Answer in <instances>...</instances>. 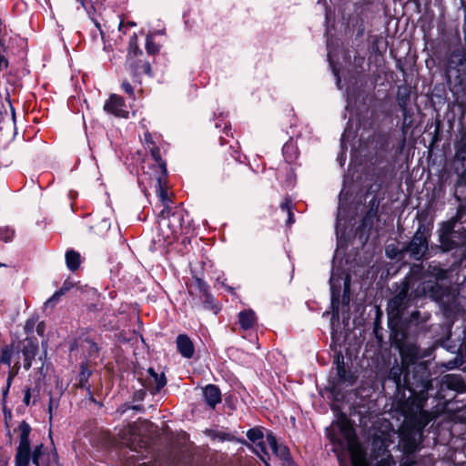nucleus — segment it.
Listing matches in <instances>:
<instances>
[{
  "mask_svg": "<svg viewBox=\"0 0 466 466\" xmlns=\"http://www.w3.org/2000/svg\"><path fill=\"white\" fill-rule=\"evenodd\" d=\"M400 355L401 366L392 367L390 377L398 389L403 386L410 392V396L400 406L404 420L398 431V449L404 457L399 466H416L412 460L413 454L420 449L424 428L434 419L431 412L424 410L432 381L425 363H416L419 355L416 347L401 349ZM391 442L390 432L373 435L371 458L376 466H396L388 449Z\"/></svg>",
  "mask_w": 466,
  "mask_h": 466,
  "instance_id": "nucleus-1",
  "label": "nucleus"
},
{
  "mask_svg": "<svg viewBox=\"0 0 466 466\" xmlns=\"http://www.w3.org/2000/svg\"><path fill=\"white\" fill-rule=\"evenodd\" d=\"M459 266L454 262L444 268L432 261L424 269L421 264L412 265L409 274L397 287L396 294L388 302L389 315L400 318L412 300L425 296L447 309L456 296L451 285H441L438 281L451 280Z\"/></svg>",
  "mask_w": 466,
  "mask_h": 466,
  "instance_id": "nucleus-2",
  "label": "nucleus"
},
{
  "mask_svg": "<svg viewBox=\"0 0 466 466\" xmlns=\"http://www.w3.org/2000/svg\"><path fill=\"white\" fill-rule=\"evenodd\" d=\"M19 444L15 454V466H28L30 461L35 466H58L56 452L49 451L44 445L38 444L31 451V426L23 420L19 426Z\"/></svg>",
  "mask_w": 466,
  "mask_h": 466,
  "instance_id": "nucleus-3",
  "label": "nucleus"
},
{
  "mask_svg": "<svg viewBox=\"0 0 466 466\" xmlns=\"http://www.w3.org/2000/svg\"><path fill=\"white\" fill-rule=\"evenodd\" d=\"M437 234L442 252L466 248V205H460L452 218L441 222Z\"/></svg>",
  "mask_w": 466,
  "mask_h": 466,
  "instance_id": "nucleus-4",
  "label": "nucleus"
},
{
  "mask_svg": "<svg viewBox=\"0 0 466 466\" xmlns=\"http://www.w3.org/2000/svg\"><path fill=\"white\" fill-rule=\"evenodd\" d=\"M430 236V229L420 224L406 248V251L412 258L420 260L425 256L429 249Z\"/></svg>",
  "mask_w": 466,
  "mask_h": 466,
  "instance_id": "nucleus-5",
  "label": "nucleus"
},
{
  "mask_svg": "<svg viewBox=\"0 0 466 466\" xmlns=\"http://www.w3.org/2000/svg\"><path fill=\"white\" fill-rule=\"evenodd\" d=\"M452 71L456 72L457 78L461 77V73L466 72V54L462 50L452 51L449 57L446 69L448 77H451Z\"/></svg>",
  "mask_w": 466,
  "mask_h": 466,
  "instance_id": "nucleus-6",
  "label": "nucleus"
},
{
  "mask_svg": "<svg viewBox=\"0 0 466 466\" xmlns=\"http://www.w3.org/2000/svg\"><path fill=\"white\" fill-rule=\"evenodd\" d=\"M104 110L117 117H127L128 114L126 110L124 99L116 94L111 95L106 101L104 105Z\"/></svg>",
  "mask_w": 466,
  "mask_h": 466,
  "instance_id": "nucleus-7",
  "label": "nucleus"
},
{
  "mask_svg": "<svg viewBox=\"0 0 466 466\" xmlns=\"http://www.w3.org/2000/svg\"><path fill=\"white\" fill-rule=\"evenodd\" d=\"M267 442L272 452L280 459L283 466H293L289 449L284 445H279L272 433L267 435Z\"/></svg>",
  "mask_w": 466,
  "mask_h": 466,
  "instance_id": "nucleus-8",
  "label": "nucleus"
},
{
  "mask_svg": "<svg viewBox=\"0 0 466 466\" xmlns=\"http://www.w3.org/2000/svg\"><path fill=\"white\" fill-rule=\"evenodd\" d=\"M147 378L146 387L152 393L158 392L167 383L164 373H157L154 369L149 368L147 370Z\"/></svg>",
  "mask_w": 466,
  "mask_h": 466,
  "instance_id": "nucleus-9",
  "label": "nucleus"
},
{
  "mask_svg": "<svg viewBox=\"0 0 466 466\" xmlns=\"http://www.w3.org/2000/svg\"><path fill=\"white\" fill-rule=\"evenodd\" d=\"M38 351V344L35 339H26L25 345L22 349V354L24 357V368L28 370L32 366V360L35 359Z\"/></svg>",
  "mask_w": 466,
  "mask_h": 466,
  "instance_id": "nucleus-10",
  "label": "nucleus"
},
{
  "mask_svg": "<svg viewBox=\"0 0 466 466\" xmlns=\"http://www.w3.org/2000/svg\"><path fill=\"white\" fill-rule=\"evenodd\" d=\"M177 351L186 359L193 357L195 348L190 338L186 334H179L176 339Z\"/></svg>",
  "mask_w": 466,
  "mask_h": 466,
  "instance_id": "nucleus-11",
  "label": "nucleus"
},
{
  "mask_svg": "<svg viewBox=\"0 0 466 466\" xmlns=\"http://www.w3.org/2000/svg\"><path fill=\"white\" fill-rule=\"evenodd\" d=\"M144 142L147 145V147L149 149L153 159L158 165L160 170L165 174L166 162L161 157L159 148L155 145L154 141L152 140V135L147 131L144 134Z\"/></svg>",
  "mask_w": 466,
  "mask_h": 466,
  "instance_id": "nucleus-12",
  "label": "nucleus"
},
{
  "mask_svg": "<svg viewBox=\"0 0 466 466\" xmlns=\"http://www.w3.org/2000/svg\"><path fill=\"white\" fill-rule=\"evenodd\" d=\"M441 384L449 390L457 392H463L466 390V384L459 374H447L442 377Z\"/></svg>",
  "mask_w": 466,
  "mask_h": 466,
  "instance_id": "nucleus-13",
  "label": "nucleus"
},
{
  "mask_svg": "<svg viewBox=\"0 0 466 466\" xmlns=\"http://www.w3.org/2000/svg\"><path fill=\"white\" fill-rule=\"evenodd\" d=\"M336 365L339 380L342 383L352 385L356 380V377L352 372L347 371L345 370L344 358L341 354H338L336 359Z\"/></svg>",
  "mask_w": 466,
  "mask_h": 466,
  "instance_id": "nucleus-14",
  "label": "nucleus"
},
{
  "mask_svg": "<svg viewBox=\"0 0 466 466\" xmlns=\"http://www.w3.org/2000/svg\"><path fill=\"white\" fill-rule=\"evenodd\" d=\"M203 395L205 401L211 408H215L221 401V393L216 385H208L203 390Z\"/></svg>",
  "mask_w": 466,
  "mask_h": 466,
  "instance_id": "nucleus-15",
  "label": "nucleus"
},
{
  "mask_svg": "<svg viewBox=\"0 0 466 466\" xmlns=\"http://www.w3.org/2000/svg\"><path fill=\"white\" fill-rule=\"evenodd\" d=\"M257 322V316L254 310L245 309L238 313V323L241 329H251Z\"/></svg>",
  "mask_w": 466,
  "mask_h": 466,
  "instance_id": "nucleus-16",
  "label": "nucleus"
},
{
  "mask_svg": "<svg viewBox=\"0 0 466 466\" xmlns=\"http://www.w3.org/2000/svg\"><path fill=\"white\" fill-rule=\"evenodd\" d=\"M282 153L284 159L287 163L291 164L297 159L299 152L297 146L295 145L292 139L285 143L282 148Z\"/></svg>",
  "mask_w": 466,
  "mask_h": 466,
  "instance_id": "nucleus-17",
  "label": "nucleus"
},
{
  "mask_svg": "<svg viewBox=\"0 0 466 466\" xmlns=\"http://www.w3.org/2000/svg\"><path fill=\"white\" fill-rule=\"evenodd\" d=\"M183 217L184 212L182 210L173 212L171 216L168 217L167 226L171 227L172 234H177L179 230H182Z\"/></svg>",
  "mask_w": 466,
  "mask_h": 466,
  "instance_id": "nucleus-18",
  "label": "nucleus"
},
{
  "mask_svg": "<svg viewBox=\"0 0 466 466\" xmlns=\"http://www.w3.org/2000/svg\"><path fill=\"white\" fill-rule=\"evenodd\" d=\"M335 275L332 273L329 282L331 288V307H332V319H339V290L335 289Z\"/></svg>",
  "mask_w": 466,
  "mask_h": 466,
  "instance_id": "nucleus-19",
  "label": "nucleus"
},
{
  "mask_svg": "<svg viewBox=\"0 0 466 466\" xmlns=\"http://www.w3.org/2000/svg\"><path fill=\"white\" fill-rule=\"evenodd\" d=\"M166 176H167V172L164 175V173L161 171V175L159 177H157V194L158 198H160V200L162 201L163 205L167 207V204H168V202H170V199L167 196V190L162 185V180L165 179Z\"/></svg>",
  "mask_w": 466,
  "mask_h": 466,
  "instance_id": "nucleus-20",
  "label": "nucleus"
},
{
  "mask_svg": "<svg viewBox=\"0 0 466 466\" xmlns=\"http://www.w3.org/2000/svg\"><path fill=\"white\" fill-rule=\"evenodd\" d=\"M66 266L67 268L72 270V271H75L78 268H79V265H80V255L79 253L74 251V250H69L66 253Z\"/></svg>",
  "mask_w": 466,
  "mask_h": 466,
  "instance_id": "nucleus-21",
  "label": "nucleus"
},
{
  "mask_svg": "<svg viewBox=\"0 0 466 466\" xmlns=\"http://www.w3.org/2000/svg\"><path fill=\"white\" fill-rule=\"evenodd\" d=\"M138 54H141V51L139 50L137 46V36L136 34H133L129 37L128 41L127 60H130L134 56H137Z\"/></svg>",
  "mask_w": 466,
  "mask_h": 466,
  "instance_id": "nucleus-22",
  "label": "nucleus"
},
{
  "mask_svg": "<svg viewBox=\"0 0 466 466\" xmlns=\"http://www.w3.org/2000/svg\"><path fill=\"white\" fill-rule=\"evenodd\" d=\"M247 437L252 442H258V445L261 449V451L266 454L264 447L261 445V441L263 439L262 431L258 428H253L248 431Z\"/></svg>",
  "mask_w": 466,
  "mask_h": 466,
  "instance_id": "nucleus-23",
  "label": "nucleus"
},
{
  "mask_svg": "<svg viewBox=\"0 0 466 466\" xmlns=\"http://www.w3.org/2000/svg\"><path fill=\"white\" fill-rule=\"evenodd\" d=\"M196 286L200 293H202L206 297V302L211 303L213 299L212 296L208 292V285L201 279H195Z\"/></svg>",
  "mask_w": 466,
  "mask_h": 466,
  "instance_id": "nucleus-24",
  "label": "nucleus"
},
{
  "mask_svg": "<svg viewBox=\"0 0 466 466\" xmlns=\"http://www.w3.org/2000/svg\"><path fill=\"white\" fill-rule=\"evenodd\" d=\"M12 355H13V351L10 347L6 346V347L2 348L0 362L10 366Z\"/></svg>",
  "mask_w": 466,
  "mask_h": 466,
  "instance_id": "nucleus-25",
  "label": "nucleus"
},
{
  "mask_svg": "<svg viewBox=\"0 0 466 466\" xmlns=\"http://www.w3.org/2000/svg\"><path fill=\"white\" fill-rule=\"evenodd\" d=\"M14 236H15L14 229H12L8 227L0 228V240H2L4 242H10L13 240Z\"/></svg>",
  "mask_w": 466,
  "mask_h": 466,
  "instance_id": "nucleus-26",
  "label": "nucleus"
},
{
  "mask_svg": "<svg viewBox=\"0 0 466 466\" xmlns=\"http://www.w3.org/2000/svg\"><path fill=\"white\" fill-rule=\"evenodd\" d=\"M146 49L148 54H156L158 52V46L154 41V38L151 35H147L146 38Z\"/></svg>",
  "mask_w": 466,
  "mask_h": 466,
  "instance_id": "nucleus-27",
  "label": "nucleus"
},
{
  "mask_svg": "<svg viewBox=\"0 0 466 466\" xmlns=\"http://www.w3.org/2000/svg\"><path fill=\"white\" fill-rule=\"evenodd\" d=\"M62 296L60 295V293L56 290L53 296L51 298H49L46 302H45V307L46 308H53L56 305V303L58 302L59 299L61 298Z\"/></svg>",
  "mask_w": 466,
  "mask_h": 466,
  "instance_id": "nucleus-28",
  "label": "nucleus"
},
{
  "mask_svg": "<svg viewBox=\"0 0 466 466\" xmlns=\"http://www.w3.org/2000/svg\"><path fill=\"white\" fill-rule=\"evenodd\" d=\"M37 319L35 318L28 319L25 325V331L27 334H32Z\"/></svg>",
  "mask_w": 466,
  "mask_h": 466,
  "instance_id": "nucleus-29",
  "label": "nucleus"
},
{
  "mask_svg": "<svg viewBox=\"0 0 466 466\" xmlns=\"http://www.w3.org/2000/svg\"><path fill=\"white\" fill-rule=\"evenodd\" d=\"M345 137H346V131L342 134L341 136V148H342V152L340 153L339 157V164L340 166H343L344 164V161L346 159V153H345V148H346V146H345Z\"/></svg>",
  "mask_w": 466,
  "mask_h": 466,
  "instance_id": "nucleus-30",
  "label": "nucleus"
},
{
  "mask_svg": "<svg viewBox=\"0 0 466 466\" xmlns=\"http://www.w3.org/2000/svg\"><path fill=\"white\" fill-rule=\"evenodd\" d=\"M15 371H10V372L8 373V377H7V380H6L7 390H9V389H10V387H11V384H12V381H13L14 378H15V376L17 374V371H18V370H19V365H18V363H16V364L15 365Z\"/></svg>",
  "mask_w": 466,
  "mask_h": 466,
  "instance_id": "nucleus-31",
  "label": "nucleus"
},
{
  "mask_svg": "<svg viewBox=\"0 0 466 466\" xmlns=\"http://www.w3.org/2000/svg\"><path fill=\"white\" fill-rule=\"evenodd\" d=\"M121 87L123 91L127 94H128L130 96H134V89L133 86L130 85L127 81H123Z\"/></svg>",
  "mask_w": 466,
  "mask_h": 466,
  "instance_id": "nucleus-32",
  "label": "nucleus"
},
{
  "mask_svg": "<svg viewBox=\"0 0 466 466\" xmlns=\"http://www.w3.org/2000/svg\"><path fill=\"white\" fill-rule=\"evenodd\" d=\"M86 342L88 343L89 348H90L89 356L90 357L96 356L98 352V348H97L96 344L92 340H86Z\"/></svg>",
  "mask_w": 466,
  "mask_h": 466,
  "instance_id": "nucleus-33",
  "label": "nucleus"
},
{
  "mask_svg": "<svg viewBox=\"0 0 466 466\" xmlns=\"http://www.w3.org/2000/svg\"><path fill=\"white\" fill-rule=\"evenodd\" d=\"M23 402H24L26 406H29V405H30V403H31V390H30V388H26V389L25 390V394H24Z\"/></svg>",
  "mask_w": 466,
  "mask_h": 466,
  "instance_id": "nucleus-34",
  "label": "nucleus"
},
{
  "mask_svg": "<svg viewBox=\"0 0 466 466\" xmlns=\"http://www.w3.org/2000/svg\"><path fill=\"white\" fill-rule=\"evenodd\" d=\"M280 208L283 211H287V213L291 212L290 200L286 199L283 203H281Z\"/></svg>",
  "mask_w": 466,
  "mask_h": 466,
  "instance_id": "nucleus-35",
  "label": "nucleus"
},
{
  "mask_svg": "<svg viewBox=\"0 0 466 466\" xmlns=\"http://www.w3.org/2000/svg\"><path fill=\"white\" fill-rule=\"evenodd\" d=\"M225 281H226V279L224 278V276H219L217 278V282L218 284H220L221 286L225 287L228 291H232V288L231 287H228L225 284Z\"/></svg>",
  "mask_w": 466,
  "mask_h": 466,
  "instance_id": "nucleus-36",
  "label": "nucleus"
},
{
  "mask_svg": "<svg viewBox=\"0 0 466 466\" xmlns=\"http://www.w3.org/2000/svg\"><path fill=\"white\" fill-rule=\"evenodd\" d=\"M143 71L147 74L151 76V66L148 62H145L142 66Z\"/></svg>",
  "mask_w": 466,
  "mask_h": 466,
  "instance_id": "nucleus-37",
  "label": "nucleus"
},
{
  "mask_svg": "<svg viewBox=\"0 0 466 466\" xmlns=\"http://www.w3.org/2000/svg\"><path fill=\"white\" fill-rule=\"evenodd\" d=\"M44 331H45V323L44 322H39L36 326V332L39 334V335H43L44 334Z\"/></svg>",
  "mask_w": 466,
  "mask_h": 466,
  "instance_id": "nucleus-38",
  "label": "nucleus"
},
{
  "mask_svg": "<svg viewBox=\"0 0 466 466\" xmlns=\"http://www.w3.org/2000/svg\"><path fill=\"white\" fill-rule=\"evenodd\" d=\"M69 290V287L64 284L57 291L61 296L65 295Z\"/></svg>",
  "mask_w": 466,
  "mask_h": 466,
  "instance_id": "nucleus-39",
  "label": "nucleus"
},
{
  "mask_svg": "<svg viewBox=\"0 0 466 466\" xmlns=\"http://www.w3.org/2000/svg\"><path fill=\"white\" fill-rule=\"evenodd\" d=\"M85 10H87L90 0H76Z\"/></svg>",
  "mask_w": 466,
  "mask_h": 466,
  "instance_id": "nucleus-40",
  "label": "nucleus"
},
{
  "mask_svg": "<svg viewBox=\"0 0 466 466\" xmlns=\"http://www.w3.org/2000/svg\"><path fill=\"white\" fill-rule=\"evenodd\" d=\"M420 315V311H418V310L413 311L411 313V320L412 321H419Z\"/></svg>",
  "mask_w": 466,
  "mask_h": 466,
  "instance_id": "nucleus-41",
  "label": "nucleus"
},
{
  "mask_svg": "<svg viewBox=\"0 0 466 466\" xmlns=\"http://www.w3.org/2000/svg\"><path fill=\"white\" fill-rule=\"evenodd\" d=\"M101 225L103 228H105L106 229H108L110 228V222L108 219L105 218L101 221Z\"/></svg>",
  "mask_w": 466,
  "mask_h": 466,
  "instance_id": "nucleus-42",
  "label": "nucleus"
},
{
  "mask_svg": "<svg viewBox=\"0 0 466 466\" xmlns=\"http://www.w3.org/2000/svg\"><path fill=\"white\" fill-rule=\"evenodd\" d=\"M333 73H334V75L337 77V86H338L339 88H340V78L339 76L338 72L336 71V69L334 67H333Z\"/></svg>",
  "mask_w": 466,
  "mask_h": 466,
  "instance_id": "nucleus-43",
  "label": "nucleus"
},
{
  "mask_svg": "<svg viewBox=\"0 0 466 466\" xmlns=\"http://www.w3.org/2000/svg\"><path fill=\"white\" fill-rule=\"evenodd\" d=\"M168 213H169V211H168L167 209H163V210L161 211V213H160V215H159V216H160L163 219H165V218H166V215L168 217Z\"/></svg>",
  "mask_w": 466,
  "mask_h": 466,
  "instance_id": "nucleus-44",
  "label": "nucleus"
},
{
  "mask_svg": "<svg viewBox=\"0 0 466 466\" xmlns=\"http://www.w3.org/2000/svg\"><path fill=\"white\" fill-rule=\"evenodd\" d=\"M287 222H288V224L293 223V214H292V212H289L288 213V221Z\"/></svg>",
  "mask_w": 466,
  "mask_h": 466,
  "instance_id": "nucleus-45",
  "label": "nucleus"
},
{
  "mask_svg": "<svg viewBox=\"0 0 466 466\" xmlns=\"http://www.w3.org/2000/svg\"><path fill=\"white\" fill-rule=\"evenodd\" d=\"M463 38H464V42H465V45H466V18H465V21H464V25H463Z\"/></svg>",
  "mask_w": 466,
  "mask_h": 466,
  "instance_id": "nucleus-46",
  "label": "nucleus"
},
{
  "mask_svg": "<svg viewBox=\"0 0 466 466\" xmlns=\"http://www.w3.org/2000/svg\"><path fill=\"white\" fill-rule=\"evenodd\" d=\"M345 289H348L350 287V277H347L345 279Z\"/></svg>",
  "mask_w": 466,
  "mask_h": 466,
  "instance_id": "nucleus-47",
  "label": "nucleus"
},
{
  "mask_svg": "<svg viewBox=\"0 0 466 466\" xmlns=\"http://www.w3.org/2000/svg\"><path fill=\"white\" fill-rule=\"evenodd\" d=\"M338 460H339V461L340 463V466H343V460H342V456H341L340 453L338 454Z\"/></svg>",
  "mask_w": 466,
  "mask_h": 466,
  "instance_id": "nucleus-48",
  "label": "nucleus"
},
{
  "mask_svg": "<svg viewBox=\"0 0 466 466\" xmlns=\"http://www.w3.org/2000/svg\"><path fill=\"white\" fill-rule=\"evenodd\" d=\"M52 407H53V400L50 399V402H49V406H48V410H49V412L51 413L52 411Z\"/></svg>",
  "mask_w": 466,
  "mask_h": 466,
  "instance_id": "nucleus-49",
  "label": "nucleus"
},
{
  "mask_svg": "<svg viewBox=\"0 0 466 466\" xmlns=\"http://www.w3.org/2000/svg\"><path fill=\"white\" fill-rule=\"evenodd\" d=\"M429 318H430V315H429V314L425 315V316L422 318L421 322H425V321H427V320L429 319Z\"/></svg>",
  "mask_w": 466,
  "mask_h": 466,
  "instance_id": "nucleus-50",
  "label": "nucleus"
},
{
  "mask_svg": "<svg viewBox=\"0 0 466 466\" xmlns=\"http://www.w3.org/2000/svg\"><path fill=\"white\" fill-rule=\"evenodd\" d=\"M9 390H7V387L5 388V390L3 391V395L5 396L7 394Z\"/></svg>",
  "mask_w": 466,
  "mask_h": 466,
  "instance_id": "nucleus-51",
  "label": "nucleus"
},
{
  "mask_svg": "<svg viewBox=\"0 0 466 466\" xmlns=\"http://www.w3.org/2000/svg\"><path fill=\"white\" fill-rule=\"evenodd\" d=\"M139 466H151V465H149L147 463H142V464H139Z\"/></svg>",
  "mask_w": 466,
  "mask_h": 466,
  "instance_id": "nucleus-52",
  "label": "nucleus"
},
{
  "mask_svg": "<svg viewBox=\"0 0 466 466\" xmlns=\"http://www.w3.org/2000/svg\"><path fill=\"white\" fill-rule=\"evenodd\" d=\"M258 455H259L260 459H261L263 461H265V458H264V456H262V455H260V454H258Z\"/></svg>",
  "mask_w": 466,
  "mask_h": 466,
  "instance_id": "nucleus-53",
  "label": "nucleus"
},
{
  "mask_svg": "<svg viewBox=\"0 0 466 466\" xmlns=\"http://www.w3.org/2000/svg\"><path fill=\"white\" fill-rule=\"evenodd\" d=\"M328 58H329V60H330V59H331V55H330V53H329V54H328Z\"/></svg>",
  "mask_w": 466,
  "mask_h": 466,
  "instance_id": "nucleus-54",
  "label": "nucleus"
},
{
  "mask_svg": "<svg viewBox=\"0 0 466 466\" xmlns=\"http://www.w3.org/2000/svg\"><path fill=\"white\" fill-rule=\"evenodd\" d=\"M265 463H266V466H269L266 461H265Z\"/></svg>",
  "mask_w": 466,
  "mask_h": 466,
  "instance_id": "nucleus-55",
  "label": "nucleus"
},
{
  "mask_svg": "<svg viewBox=\"0 0 466 466\" xmlns=\"http://www.w3.org/2000/svg\"><path fill=\"white\" fill-rule=\"evenodd\" d=\"M1 266H4V265H3V264H0V267H1Z\"/></svg>",
  "mask_w": 466,
  "mask_h": 466,
  "instance_id": "nucleus-56",
  "label": "nucleus"
}]
</instances>
